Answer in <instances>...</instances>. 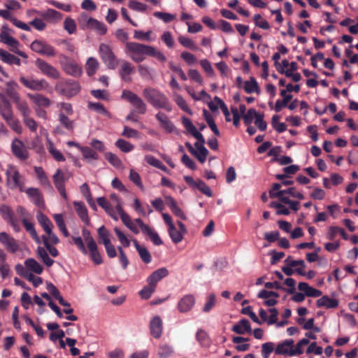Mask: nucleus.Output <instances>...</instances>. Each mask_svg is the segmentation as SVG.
I'll return each mask as SVG.
<instances>
[{"label":"nucleus","instance_id":"f257e3e1","mask_svg":"<svg viewBox=\"0 0 358 358\" xmlns=\"http://www.w3.org/2000/svg\"><path fill=\"white\" fill-rule=\"evenodd\" d=\"M181 120L186 131L197 140V142L194 143L195 150L192 155L196 157L201 163L205 162L208 154V150L204 147L205 139L202 134L196 129V127L189 118L183 116Z\"/></svg>","mask_w":358,"mask_h":358},{"label":"nucleus","instance_id":"f03ea898","mask_svg":"<svg viewBox=\"0 0 358 358\" xmlns=\"http://www.w3.org/2000/svg\"><path fill=\"white\" fill-rule=\"evenodd\" d=\"M143 95L155 108L164 109L167 112L172 110V106L169 99L158 90L147 87L143 90Z\"/></svg>","mask_w":358,"mask_h":358},{"label":"nucleus","instance_id":"7ed1b4c3","mask_svg":"<svg viewBox=\"0 0 358 358\" xmlns=\"http://www.w3.org/2000/svg\"><path fill=\"white\" fill-rule=\"evenodd\" d=\"M150 46L136 42H126L124 52L133 62L140 63L148 56Z\"/></svg>","mask_w":358,"mask_h":358},{"label":"nucleus","instance_id":"20e7f679","mask_svg":"<svg viewBox=\"0 0 358 358\" xmlns=\"http://www.w3.org/2000/svg\"><path fill=\"white\" fill-rule=\"evenodd\" d=\"M6 183L11 189L18 188L20 192L24 191L23 177L13 164H8L6 171Z\"/></svg>","mask_w":358,"mask_h":358},{"label":"nucleus","instance_id":"39448f33","mask_svg":"<svg viewBox=\"0 0 358 358\" xmlns=\"http://www.w3.org/2000/svg\"><path fill=\"white\" fill-rule=\"evenodd\" d=\"M78 21L83 29H90L96 31L99 35H104L107 31V28L103 22L88 17L85 13L80 15Z\"/></svg>","mask_w":358,"mask_h":358},{"label":"nucleus","instance_id":"423d86ee","mask_svg":"<svg viewBox=\"0 0 358 358\" xmlns=\"http://www.w3.org/2000/svg\"><path fill=\"white\" fill-rule=\"evenodd\" d=\"M99 54L101 60L108 69H115L117 67V57L108 45L101 43L99 47Z\"/></svg>","mask_w":358,"mask_h":358},{"label":"nucleus","instance_id":"0eeeda50","mask_svg":"<svg viewBox=\"0 0 358 358\" xmlns=\"http://www.w3.org/2000/svg\"><path fill=\"white\" fill-rule=\"evenodd\" d=\"M32 51L43 56L52 57L56 55V50L53 46L45 41L36 39L30 45Z\"/></svg>","mask_w":358,"mask_h":358},{"label":"nucleus","instance_id":"6e6552de","mask_svg":"<svg viewBox=\"0 0 358 358\" xmlns=\"http://www.w3.org/2000/svg\"><path fill=\"white\" fill-rule=\"evenodd\" d=\"M122 99L130 102L136 108L138 113H145L147 110L146 104L141 98L131 91L124 90L122 94Z\"/></svg>","mask_w":358,"mask_h":358},{"label":"nucleus","instance_id":"1a4fd4ad","mask_svg":"<svg viewBox=\"0 0 358 358\" xmlns=\"http://www.w3.org/2000/svg\"><path fill=\"white\" fill-rule=\"evenodd\" d=\"M35 65L44 76L52 79H59L60 78L59 71L45 60L38 58L35 61Z\"/></svg>","mask_w":358,"mask_h":358},{"label":"nucleus","instance_id":"9d476101","mask_svg":"<svg viewBox=\"0 0 358 358\" xmlns=\"http://www.w3.org/2000/svg\"><path fill=\"white\" fill-rule=\"evenodd\" d=\"M10 147L13 155L17 159L25 161L29 158L28 148L20 139L17 138H13Z\"/></svg>","mask_w":358,"mask_h":358},{"label":"nucleus","instance_id":"9b49d317","mask_svg":"<svg viewBox=\"0 0 358 358\" xmlns=\"http://www.w3.org/2000/svg\"><path fill=\"white\" fill-rule=\"evenodd\" d=\"M60 64L63 70L69 75L77 77L81 76L82 68L74 61L70 60L66 56L62 55Z\"/></svg>","mask_w":358,"mask_h":358},{"label":"nucleus","instance_id":"f8f14e48","mask_svg":"<svg viewBox=\"0 0 358 358\" xmlns=\"http://www.w3.org/2000/svg\"><path fill=\"white\" fill-rule=\"evenodd\" d=\"M20 81L21 83L25 86L27 88L35 90V91H42L46 90L49 87L48 83L43 78L42 79H34V78H27L24 76H21L20 78Z\"/></svg>","mask_w":358,"mask_h":358},{"label":"nucleus","instance_id":"ddd939ff","mask_svg":"<svg viewBox=\"0 0 358 358\" xmlns=\"http://www.w3.org/2000/svg\"><path fill=\"white\" fill-rule=\"evenodd\" d=\"M136 222L138 224L139 228H141L142 233L147 236L150 241L153 243L155 245H162L163 242L162 239L160 238L159 234L157 232L150 227H149L148 224H145L141 219L136 218Z\"/></svg>","mask_w":358,"mask_h":358},{"label":"nucleus","instance_id":"4468645a","mask_svg":"<svg viewBox=\"0 0 358 358\" xmlns=\"http://www.w3.org/2000/svg\"><path fill=\"white\" fill-rule=\"evenodd\" d=\"M179 229H177L173 224L168 227V233L173 243L177 244L180 243L183 239L184 234L187 232L185 224L180 222H178Z\"/></svg>","mask_w":358,"mask_h":358},{"label":"nucleus","instance_id":"2eb2a0df","mask_svg":"<svg viewBox=\"0 0 358 358\" xmlns=\"http://www.w3.org/2000/svg\"><path fill=\"white\" fill-rule=\"evenodd\" d=\"M0 243L10 253H15L20 248L17 241L6 232H0Z\"/></svg>","mask_w":358,"mask_h":358},{"label":"nucleus","instance_id":"dca6fc26","mask_svg":"<svg viewBox=\"0 0 358 358\" xmlns=\"http://www.w3.org/2000/svg\"><path fill=\"white\" fill-rule=\"evenodd\" d=\"M53 182L58 190L60 195L65 199H67V194L65 189V182L67 178L65 177L64 173L57 169L52 176Z\"/></svg>","mask_w":358,"mask_h":358},{"label":"nucleus","instance_id":"f3484780","mask_svg":"<svg viewBox=\"0 0 358 358\" xmlns=\"http://www.w3.org/2000/svg\"><path fill=\"white\" fill-rule=\"evenodd\" d=\"M155 118L159 122L160 127L169 134H178L177 129L169 117L162 112H158Z\"/></svg>","mask_w":358,"mask_h":358},{"label":"nucleus","instance_id":"a211bd4d","mask_svg":"<svg viewBox=\"0 0 358 358\" xmlns=\"http://www.w3.org/2000/svg\"><path fill=\"white\" fill-rule=\"evenodd\" d=\"M195 304V297L192 294L183 296L178 302L179 312L185 313L190 311Z\"/></svg>","mask_w":358,"mask_h":358},{"label":"nucleus","instance_id":"6ab92c4d","mask_svg":"<svg viewBox=\"0 0 358 358\" xmlns=\"http://www.w3.org/2000/svg\"><path fill=\"white\" fill-rule=\"evenodd\" d=\"M30 200L38 208H43L45 203L42 194L37 188L29 187L24 190Z\"/></svg>","mask_w":358,"mask_h":358},{"label":"nucleus","instance_id":"aec40b11","mask_svg":"<svg viewBox=\"0 0 358 358\" xmlns=\"http://www.w3.org/2000/svg\"><path fill=\"white\" fill-rule=\"evenodd\" d=\"M294 344V340L286 339L278 344L275 348V353L279 355H287L289 357H293V355L291 353L292 352V345Z\"/></svg>","mask_w":358,"mask_h":358},{"label":"nucleus","instance_id":"412c9836","mask_svg":"<svg viewBox=\"0 0 358 358\" xmlns=\"http://www.w3.org/2000/svg\"><path fill=\"white\" fill-rule=\"evenodd\" d=\"M135 72L134 66L127 61H123L121 64L120 69V75L121 78L125 82L131 81V75Z\"/></svg>","mask_w":358,"mask_h":358},{"label":"nucleus","instance_id":"4be33fe9","mask_svg":"<svg viewBox=\"0 0 358 358\" xmlns=\"http://www.w3.org/2000/svg\"><path fill=\"white\" fill-rule=\"evenodd\" d=\"M150 333L155 338L161 337L163 331V324L159 316H155L150 322Z\"/></svg>","mask_w":358,"mask_h":358},{"label":"nucleus","instance_id":"5701e85b","mask_svg":"<svg viewBox=\"0 0 358 358\" xmlns=\"http://www.w3.org/2000/svg\"><path fill=\"white\" fill-rule=\"evenodd\" d=\"M18 88L19 86L15 81L11 80L6 83L4 92L6 96L13 101V102L15 101L20 97V94L17 92Z\"/></svg>","mask_w":358,"mask_h":358},{"label":"nucleus","instance_id":"b1692460","mask_svg":"<svg viewBox=\"0 0 358 358\" xmlns=\"http://www.w3.org/2000/svg\"><path fill=\"white\" fill-rule=\"evenodd\" d=\"M169 274V270L166 267H162L152 272L147 279V282L157 286L158 282L166 278Z\"/></svg>","mask_w":358,"mask_h":358},{"label":"nucleus","instance_id":"393cba45","mask_svg":"<svg viewBox=\"0 0 358 358\" xmlns=\"http://www.w3.org/2000/svg\"><path fill=\"white\" fill-rule=\"evenodd\" d=\"M65 89L62 90V93L66 96H73L76 95L80 90V85L78 82L69 80L66 82Z\"/></svg>","mask_w":358,"mask_h":358},{"label":"nucleus","instance_id":"a878e982","mask_svg":"<svg viewBox=\"0 0 358 358\" xmlns=\"http://www.w3.org/2000/svg\"><path fill=\"white\" fill-rule=\"evenodd\" d=\"M0 114L6 121H10L13 117L12 106L6 99H3L2 104H0Z\"/></svg>","mask_w":358,"mask_h":358},{"label":"nucleus","instance_id":"bb28decb","mask_svg":"<svg viewBox=\"0 0 358 358\" xmlns=\"http://www.w3.org/2000/svg\"><path fill=\"white\" fill-rule=\"evenodd\" d=\"M286 265L289 267L295 268V272L301 275H305L304 271L305 262L303 260H294L291 257H288L285 259Z\"/></svg>","mask_w":358,"mask_h":358},{"label":"nucleus","instance_id":"cd10ccee","mask_svg":"<svg viewBox=\"0 0 358 358\" xmlns=\"http://www.w3.org/2000/svg\"><path fill=\"white\" fill-rule=\"evenodd\" d=\"M73 206L78 215L81 219V220L87 225H89L90 219L88 217L87 210L85 204L80 201H74Z\"/></svg>","mask_w":358,"mask_h":358},{"label":"nucleus","instance_id":"c85d7f7f","mask_svg":"<svg viewBox=\"0 0 358 358\" xmlns=\"http://www.w3.org/2000/svg\"><path fill=\"white\" fill-rule=\"evenodd\" d=\"M298 289L305 294V296L308 297H318L322 295V292L313 287L308 285L306 282H299L298 285Z\"/></svg>","mask_w":358,"mask_h":358},{"label":"nucleus","instance_id":"c756f323","mask_svg":"<svg viewBox=\"0 0 358 358\" xmlns=\"http://www.w3.org/2000/svg\"><path fill=\"white\" fill-rule=\"evenodd\" d=\"M28 97L36 105L37 108L49 107L51 101L46 96L40 94H28Z\"/></svg>","mask_w":358,"mask_h":358},{"label":"nucleus","instance_id":"7c9ffc66","mask_svg":"<svg viewBox=\"0 0 358 358\" xmlns=\"http://www.w3.org/2000/svg\"><path fill=\"white\" fill-rule=\"evenodd\" d=\"M166 201L172 213L178 217L185 220L187 217L183 211L178 207L174 199L170 196L166 197Z\"/></svg>","mask_w":358,"mask_h":358},{"label":"nucleus","instance_id":"2f4dec72","mask_svg":"<svg viewBox=\"0 0 358 358\" xmlns=\"http://www.w3.org/2000/svg\"><path fill=\"white\" fill-rule=\"evenodd\" d=\"M133 243L142 261L145 264L150 263L152 257L148 249L144 246L140 245L136 239L133 240Z\"/></svg>","mask_w":358,"mask_h":358},{"label":"nucleus","instance_id":"473e14b6","mask_svg":"<svg viewBox=\"0 0 358 358\" xmlns=\"http://www.w3.org/2000/svg\"><path fill=\"white\" fill-rule=\"evenodd\" d=\"M338 306V301L336 299L330 298L328 296H323L317 301V306L325 308H334Z\"/></svg>","mask_w":358,"mask_h":358},{"label":"nucleus","instance_id":"72a5a7b5","mask_svg":"<svg viewBox=\"0 0 358 358\" xmlns=\"http://www.w3.org/2000/svg\"><path fill=\"white\" fill-rule=\"evenodd\" d=\"M0 59L4 63L9 65L16 64L17 66L21 65V61L15 55L8 52L7 51L0 49Z\"/></svg>","mask_w":358,"mask_h":358},{"label":"nucleus","instance_id":"f704fd0d","mask_svg":"<svg viewBox=\"0 0 358 358\" xmlns=\"http://www.w3.org/2000/svg\"><path fill=\"white\" fill-rule=\"evenodd\" d=\"M233 331L238 334H244L250 333L251 327L250 322L246 319L241 320L236 324L232 327Z\"/></svg>","mask_w":358,"mask_h":358},{"label":"nucleus","instance_id":"c9c22d12","mask_svg":"<svg viewBox=\"0 0 358 358\" xmlns=\"http://www.w3.org/2000/svg\"><path fill=\"white\" fill-rule=\"evenodd\" d=\"M243 88L245 92L248 94L255 92L259 94L261 92L259 85L254 77H250L248 80L243 83Z\"/></svg>","mask_w":358,"mask_h":358},{"label":"nucleus","instance_id":"e433bc0d","mask_svg":"<svg viewBox=\"0 0 358 358\" xmlns=\"http://www.w3.org/2000/svg\"><path fill=\"white\" fill-rule=\"evenodd\" d=\"M4 44L10 47V50L15 52V54L18 55L19 56L24 59H27L28 57L27 55L25 52L19 50L20 43L14 37L12 36L11 38H10L8 40L5 41Z\"/></svg>","mask_w":358,"mask_h":358},{"label":"nucleus","instance_id":"4c0bfd02","mask_svg":"<svg viewBox=\"0 0 358 358\" xmlns=\"http://www.w3.org/2000/svg\"><path fill=\"white\" fill-rule=\"evenodd\" d=\"M4 44L10 47V50L15 52V54L18 55L19 56L24 59H27L28 57L27 55L25 52L19 50L20 43L14 37L12 36L11 38H10L8 40L5 41Z\"/></svg>","mask_w":358,"mask_h":358},{"label":"nucleus","instance_id":"58836bf2","mask_svg":"<svg viewBox=\"0 0 358 358\" xmlns=\"http://www.w3.org/2000/svg\"><path fill=\"white\" fill-rule=\"evenodd\" d=\"M15 106L17 109L20 111V114L22 115V118L31 115V110L27 103V102L22 99L20 97L14 101Z\"/></svg>","mask_w":358,"mask_h":358},{"label":"nucleus","instance_id":"ea45409f","mask_svg":"<svg viewBox=\"0 0 358 358\" xmlns=\"http://www.w3.org/2000/svg\"><path fill=\"white\" fill-rule=\"evenodd\" d=\"M98 204L105 210V211L115 220H117L118 217L115 215L113 208L105 197H99L97 199Z\"/></svg>","mask_w":358,"mask_h":358},{"label":"nucleus","instance_id":"a19ab883","mask_svg":"<svg viewBox=\"0 0 358 358\" xmlns=\"http://www.w3.org/2000/svg\"><path fill=\"white\" fill-rule=\"evenodd\" d=\"M99 67V63L96 58L90 57L87 59L85 64V69L86 73L89 76H92L94 75Z\"/></svg>","mask_w":358,"mask_h":358},{"label":"nucleus","instance_id":"79ce46f5","mask_svg":"<svg viewBox=\"0 0 358 358\" xmlns=\"http://www.w3.org/2000/svg\"><path fill=\"white\" fill-rule=\"evenodd\" d=\"M87 248L89 250L90 258H91L92 261L93 262V263L96 265H99V264H102L103 259H102L100 252L98 250V247H97L96 243L87 246Z\"/></svg>","mask_w":358,"mask_h":358},{"label":"nucleus","instance_id":"37998d69","mask_svg":"<svg viewBox=\"0 0 358 358\" xmlns=\"http://www.w3.org/2000/svg\"><path fill=\"white\" fill-rule=\"evenodd\" d=\"M47 143H48V152L50 153L52 157L57 162H64L65 161L64 156L62 155V153L59 150H57L55 147L52 141L50 139L48 138Z\"/></svg>","mask_w":358,"mask_h":358},{"label":"nucleus","instance_id":"c03bdc74","mask_svg":"<svg viewBox=\"0 0 358 358\" xmlns=\"http://www.w3.org/2000/svg\"><path fill=\"white\" fill-rule=\"evenodd\" d=\"M24 265L28 270L36 274H41L43 270L42 266L33 258L26 259Z\"/></svg>","mask_w":358,"mask_h":358},{"label":"nucleus","instance_id":"a18cd8bd","mask_svg":"<svg viewBox=\"0 0 358 358\" xmlns=\"http://www.w3.org/2000/svg\"><path fill=\"white\" fill-rule=\"evenodd\" d=\"M84 159L90 162L92 161H96L99 159V155L93 150L91 148L87 146H83L80 148Z\"/></svg>","mask_w":358,"mask_h":358},{"label":"nucleus","instance_id":"49530a36","mask_svg":"<svg viewBox=\"0 0 358 358\" xmlns=\"http://www.w3.org/2000/svg\"><path fill=\"white\" fill-rule=\"evenodd\" d=\"M36 219L41 225L45 231H49L53 228V224L50 219L41 212L38 211L36 214Z\"/></svg>","mask_w":358,"mask_h":358},{"label":"nucleus","instance_id":"de8ad7c7","mask_svg":"<svg viewBox=\"0 0 358 358\" xmlns=\"http://www.w3.org/2000/svg\"><path fill=\"white\" fill-rule=\"evenodd\" d=\"M174 352V350L172 345L168 344L159 345L157 355L159 358H169Z\"/></svg>","mask_w":358,"mask_h":358},{"label":"nucleus","instance_id":"09e8293b","mask_svg":"<svg viewBox=\"0 0 358 358\" xmlns=\"http://www.w3.org/2000/svg\"><path fill=\"white\" fill-rule=\"evenodd\" d=\"M173 100L178 106L186 112L189 115H192V110L189 108L186 101L182 98V96L177 93H174L173 95Z\"/></svg>","mask_w":358,"mask_h":358},{"label":"nucleus","instance_id":"8fccbe9b","mask_svg":"<svg viewBox=\"0 0 358 358\" xmlns=\"http://www.w3.org/2000/svg\"><path fill=\"white\" fill-rule=\"evenodd\" d=\"M34 171L39 182L46 187H50V182L42 167L35 166Z\"/></svg>","mask_w":358,"mask_h":358},{"label":"nucleus","instance_id":"3c124183","mask_svg":"<svg viewBox=\"0 0 358 358\" xmlns=\"http://www.w3.org/2000/svg\"><path fill=\"white\" fill-rule=\"evenodd\" d=\"M43 16L45 19L53 23L59 21L62 17V14L54 9H48L43 14Z\"/></svg>","mask_w":358,"mask_h":358},{"label":"nucleus","instance_id":"603ef678","mask_svg":"<svg viewBox=\"0 0 358 358\" xmlns=\"http://www.w3.org/2000/svg\"><path fill=\"white\" fill-rule=\"evenodd\" d=\"M88 108L92 110H94L99 114L104 115L108 117H111L110 113L106 110L103 104L96 102H88Z\"/></svg>","mask_w":358,"mask_h":358},{"label":"nucleus","instance_id":"864d4df0","mask_svg":"<svg viewBox=\"0 0 358 358\" xmlns=\"http://www.w3.org/2000/svg\"><path fill=\"white\" fill-rule=\"evenodd\" d=\"M114 231L122 247L127 248L130 245L131 240L129 236L127 235L117 227L114 229Z\"/></svg>","mask_w":358,"mask_h":358},{"label":"nucleus","instance_id":"5fc2aeb1","mask_svg":"<svg viewBox=\"0 0 358 358\" xmlns=\"http://www.w3.org/2000/svg\"><path fill=\"white\" fill-rule=\"evenodd\" d=\"M105 158L114 167L117 169L122 168V162L121 159L114 153L107 152L104 155Z\"/></svg>","mask_w":358,"mask_h":358},{"label":"nucleus","instance_id":"6e6d98bb","mask_svg":"<svg viewBox=\"0 0 358 358\" xmlns=\"http://www.w3.org/2000/svg\"><path fill=\"white\" fill-rule=\"evenodd\" d=\"M36 252L39 258L47 266H51L53 264L54 260L49 257L46 250L44 248L38 247L37 248Z\"/></svg>","mask_w":358,"mask_h":358},{"label":"nucleus","instance_id":"4d7b16f0","mask_svg":"<svg viewBox=\"0 0 358 358\" xmlns=\"http://www.w3.org/2000/svg\"><path fill=\"white\" fill-rule=\"evenodd\" d=\"M309 343V339L302 338L301 339L296 345H292V352L291 353L294 356L300 355L303 353V347Z\"/></svg>","mask_w":358,"mask_h":358},{"label":"nucleus","instance_id":"13d9d810","mask_svg":"<svg viewBox=\"0 0 358 358\" xmlns=\"http://www.w3.org/2000/svg\"><path fill=\"white\" fill-rule=\"evenodd\" d=\"M55 221L59 227V230L62 231L63 235L65 237H68L69 235V233L66 229L63 215L62 214H55L53 215Z\"/></svg>","mask_w":358,"mask_h":358},{"label":"nucleus","instance_id":"bf43d9fd","mask_svg":"<svg viewBox=\"0 0 358 358\" xmlns=\"http://www.w3.org/2000/svg\"><path fill=\"white\" fill-rule=\"evenodd\" d=\"M22 223L25 229L30 234L31 237L38 243H41L40 238L38 237L36 231L35 230L34 224L27 219H22Z\"/></svg>","mask_w":358,"mask_h":358},{"label":"nucleus","instance_id":"052dcab7","mask_svg":"<svg viewBox=\"0 0 358 358\" xmlns=\"http://www.w3.org/2000/svg\"><path fill=\"white\" fill-rule=\"evenodd\" d=\"M269 206L276 209V214L278 215H288L290 213L289 209L280 202L272 201L270 203Z\"/></svg>","mask_w":358,"mask_h":358},{"label":"nucleus","instance_id":"680f3d73","mask_svg":"<svg viewBox=\"0 0 358 358\" xmlns=\"http://www.w3.org/2000/svg\"><path fill=\"white\" fill-rule=\"evenodd\" d=\"M115 145L123 152H129L134 149V145L129 141L122 138H119L115 142Z\"/></svg>","mask_w":358,"mask_h":358},{"label":"nucleus","instance_id":"e2e57ef3","mask_svg":"<svg viewBox=\"0 0 358 358\" xmlns=\"http://www.w3.org/2000/svg\"><path fill=\"white\" fill-rule=\"evenodd\" d=\"M98 236L103 245L110 243V233L104 226L100 227L98 230Z\"/></svg>","mask_w":358,"mask_h":358},{"label":"nucleus","instance_id":"0e129e2a","mask_svg":"<svg viewBox=\"0 0 358 358\" xmlns=\"http://www.w3.org/2000/svg\"><path fill=\"white\" fill-rule=\"evenodd\" d=\"M216 303V296L215 294H209L206 299V302L203 307V311L204 313H209Z\"/></svg>","mask_w":358,"mask_h":358},{"label":"nucleus","instance_id":"69168bd1","mask_svg":"<svg viewBox=\"0 0 358 358\" xmlns=\"http://www.w3.org/2000/svg\"><path fill=\"white\" fill-rule=\"evenodd\" d=\"M59 121L64 126L65 129L69 131H72L74 129V122L70 120L66 115L63 113L59 114Z\"/></svg>","mask_w":358,"mask_h":358},{"label":"nucleus","instance_id":"338daca9","mask_svg":"<svg viewBox=\"0 0 358 358\" xmlns=\"http://www.w3.org/2000/svg\"><path fill=\"white\" fill-rule=\"evenodd\" d=\"M0 214L3 219L7 222L13 219V212L12 209L6 205H1L0 206Z\"/></svg>","mask_w":358,"mask_h":358},{"label":"nucleus","instance_id":"774afa93","mask_svg":"<svg viewBox=\"0 0 358 358\" xmlns=\"http://www.w3.org/2000/svg\"><path fill=\"white\" fill-rule=\"evenodd\" d=\"M196 339L202 346H207L209 344V338L207 333L201 329L197 330Z\"/></svg>","mask_w":358,"mask_h":358}]
</instances>
